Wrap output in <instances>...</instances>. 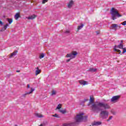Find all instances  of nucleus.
<instances>
[{"label": "nucleus", "instance_id": "f3484780", "mask_svg": "<svg viewBox=\"0 0 126 126\" xmlns=\"http://www.w3.org/2000/svg\"><path fill=\"white\" fill-rule=\"evenodd\" d=\"M89 71H90L91 72H95V71H97V69L91 68L89 69Z\"/></svg>", "mask_w": 126, "mask_h": 126}, {"label": "nucleus", "instance_id": "72a5a7b5", "mask_svg": "<svg viewBox=\"0 0 126 126\" xmlns=\"http://www.w3.org/2000/svg\"><path fill=\"white\" fill-rule=\"evenodd\" d=\"M99 34H100V32H96V35H99Z\"/></svg>", "mask_w": 126, "mask_h": 126}, {"label": "nucleus", "instance_id": "4c0bfd02", "mask_svg": "<svg viewBox=\"0 0 126 126\" xmlns=\"http://www.w3.org/2000/svg\"><path fill=\"white\" fill-rule=\"evenodd\" d=\"M88 101V99H85V102Z\"/></svg>", "mask_w": 126, "mask_h": 126}, {"label": "nucleus", "instance_id": "39448f33", "mask_svg": "<svg viewBox=\"0 0 126 126\" xmlns=\"http://www.w3.org/2000/svg\"><path fill=\"white\" fill-rule=\"evenodd\" d=\"M77 52L76 51H73L71 53L67 54L66 55V58H70V59H68L66 60L67 63H68V62H70V60H72V59H74L75 58V56L77 55Z\"/></svg>", "mask_w": 126, "mask_h": 126}, {"label": "nucleus", "instance_id": "79ce46f5", "mask_svg": "<svg viewBox=\"0 0 126 126\" xmlns=\"http://www.w3.org/2000/svg\"><path fill=\"white\" fill-rule=\"evenodd\" d=\"M3 17H5V16H4Z\"/></svg>", "mask_w": 126, "mask_h": 126}, {"label": "nucleus", "instance_id": "f8f14e48", "mask_svg": "<svg viewBox=\"0 0 126 126\" xmlns=\"http://www.w3.org/2000/svg\"><path fill=\"white\" fill-rule=\"evenodd\" d=\"M36 68V71H35V75H38V74H40L41 73V70L39 69V67H37Z\"/></svg>", "mask_w": 126, "mask_h": 126}, {"label": "nucleus", "instance_id": "9d476101", "mask_svg": "<svg viewBox=\"0 0 126 126\" xmlns=\"http://www.w3.org/2000/svg\"><path fill=\"white\" fill-rule=\"evenodd\" d=\"M79 83H80L81 85H87V84H88L87 81H83L82 80H79Z\"/></svg>", "mask_w": 126, "mask_h": 126}, {"label": "nucleus", "instance_id": "ea45409f", "mask_svg": "<svg viewBox=\"0 0 126 126\" xmlns=\"http://www.w3.org/2000/svg\"><path fill=\"white\" fill-rule=\"evenodd\" d=\"M119 28H121V26H119Z\"/></svg>", "mask_w": 126, "mask_h": 126}, {"label": "nucleus", "instance_id": "bb28decb", "mask_svg": "<svg viewBox=\"0 0 126 126\" xmlns=\"http://www.w3.org/2000/svg\"><path fill=\"white\" fill-rule=\"evenodd\" d=\"M56 93H57L56 92V91H52V95L53 96V95H56Z\"/></svg>", "mask_w": 126, "mask_h": 126}, {"label": "nucleus", "instance_id": "393cba45", "mask_svg": "<svg viewBox=\"0 0 126 126\" xmlns=\"http://www.w3.org/2000/svg\"><path fill=\"white\" fill-rule=\"evenodd\" d=\"M52 117H54V118H60V116L58 115V114H55V115H52Z\"/></svg>", "mask_w": 126, "mask_h": 126}, {"label": "nucleus", "instance_id": "20e7f679", "mask_svg": "<svg viewBox=\"0 0 126 126\" xmlns=\"http://www.w3.org/2000/svg\"><path fill=\"white\" fill-rule=\"evenodd\" d=\"M117 48H118L119 49H122V50H123V52H122V54H125V53L126 52V47L124 48V44H123L122 43H120L117 46V45H115L114 47L115 52H117V53H118V54H121V50L117 49Z\"/></svg>", "mask_w": 126, "mask_h": 126}, {"label": "nucleus", "instance_id": "b1692460", "mask_svg": "<svg viewBox=\"0 0 126 126\" xmlns=\"http://www.w3.org/2000/svg\"><path fill=\"white\" fill-rule=\"evenodd\" d=\"M8 26H9V25L7 24L4 26L3 28L5 30H6V29L7 28V27H8Z\"/></svg>", "mask_w": 126, "mask_h": 126}, {"label": "nucleus", "instance_id": "e433bc0d", "mask_svg": "<svg viewBox=\"0 0 126 126\" xmlns=\"http://www.w3.org/2000/svg\"><path fill=\"white\" fill-rule=\"evenodd\" d=\"M16 72H20V70H18L16 71Z\"/></svg>", "mask_w": 126, "mask_h": 126}, {"label": "nucleus", "instance_id": "c756f323", "mask_svg": "<svg viewBox=\"0 0 126 126\" xmlns=\"http://www.w3.org/2000/svg\"><path fill=\"white\" fill-rule=\"evenodd\" d=\"M122 25H124V26L126 25V21L122 23Z\"/></svg>", "mask_w": 126, "mask_h": 126}, {"label": "nucleus", "instance_id": "4468645a", "mask_svg": "<svg viewBox=\"0 0 126 126\" xmlns=\"http://www.w3.org/2000/svg\"><path fill=\"white\" fill-rule=\"evenodd\" d=\"M102 124V123L100 122H94L92 126H100Z\"/></svg>", "mask_w": 126, "mask_h": 126}, {"label": "nucleus", "instance_id": "a878e982", "mask_svg": "<svg viewBox=\"0 0 126 126\" xmlns=\"http://www.w3.org/2000/svg\"><path fill=\"white\" fill-rule=\"evenodd\" d=\"M112 119H113V116H110L108 119L107 120V122H110V121H111V120H112Z\"/></svg>", "mask_w": 126, "mask_h": 126}, {"label": "nucleus", "instance_id": "dca6fc26", "mask_svg": "<svg viewBox=\"0 0 126 126\" xmlns=\"http://www.w3.org/2000/svg\"><path fill=\"white\" fill-rule=\"evenodd\" d=\"M16 55H17V51L16 50L10 55V58H12V57L16 56Z\"/></svg>", "mask_w": 126, "mask_h": 126}, {"label": "nucleus", "instance_id": "58836bf2", "mask_svg": "<svg viewBox=\"0 0 126 126\" xmlns=\"http://www.w3.org/2000/svg\"><path fill=\"white\" fill-rule=\"evenodd\" d=\"M39 126H43V124H41Z\"/></svg>", "mask_w": 126, "mask_h": 126}, {"label": "nucleus", "instance_id": "2f4dec72", "mask_svg": "<svg viewBox=\"0 0 126 126\" xmlns=\"http://www.w3.org/2000/svg\"><path fill=\"white\" fill-rule=\"evenodd\" d=\"M64 33L65 34H69V31H66Z\"/></svg>", "mask_w": 126, "mask_h": 126}, {"label": "nucleus", "instance_id": "f03ea898", "mask_svg": "<svg viewBox=\"0 0 126 126\" xmlns=\"http://www.w3.org/2000/svg\"><path fill=\"white\" fill-rule=\"evenodd\" d=\"M110 14H111V19L115 20L118 17H122V15L119 13V11L114 7L110 9Z\"/></svg>", "mask_w": 126, "mask_h": 126}, {"label": "nucleus", "instance_id": "f257e3e1", "mask_svg": "<svg viewBox=\"0 0 126 126\" xmlns=\"http://www.w3.org/2000/svg\"><path fill=\"white\" fill-rule=\"evenodd\" d=\"M91 108L92 111L95 113H98V112L101 111L99 117L103 120L108 119V117H109V112L107 110H102L101 108H103L104 110H108L111 108L109 104L97 101L96 103H94L92 105Z\"/></svg>", "mask_w": 126, "mask_h": 126}, {"label": "nucleus", "instance_id": "c9c22d12", "mask_svg": "<svg viewBox=\"0 0 126 126\" xmlns=\"http://www.w3.org/2000/svg\"><path fill=\"white\" fill-rule=\"evenodd\" d=\"M28 88H30V85L29 84H28Z\"/></svg>", "mask_w": 126, "mask_h": 126}, {"label": "nucleus", "instance_id": "f704fd0d", "mask_svg": "<svg viewBox=\"0 0 126 126\" xmlns=\"http://www.w3.org/2000/svg\"><path fill=\"white\" fill-rule=\"evenodd\" d=\"M123 43H124V41L121 40V43H120V44H123Z\"/></svg>", "mask_w": 126, "mask_h": 126}, {"label": "nucleus", "instance_id": "423d86ee", "mask_svg": "<svg viewBox=\"0 0 126 126\" xmlns=\"http://www.w3.org/2000/svg\"><path fill=\"white\" fill-rule=\"evenodd\" d=\"M120 98H121L120 95L113 96L111 99V102L112 103H117L120 100Z\"/></svg>", "mask_w": 126, "mask_h": 126}, {"label": "nucleus", "instance_id": "c85d7f7f", "mask_svg": "<svg viewBox=\"0 0 126 126\" xmlns=\"http://www.w3.org/2000/svg\"><path fill=\"white\" fill-rule=\"evenodd\" d=\"M90 102H91V103H93V102H94V100H93V98H92V97H90Z\"/></svg>", "mask_w": 126, "mask_h": 126}, {"label": "nucleus", "instance_id": "4be33fe9", "mask_svg": "<svg viewBox=\"0 0 126 126\" xmlns=\"http://www.w3.org/2000/svg\"><path fill=\"white\" fill-rule=\"evenodd\" d=\"M83 26H84L83 24H82L81 26H78V30H80V29H81L82 28H83Z\"/></svg>", "mask_w": 126, "mask_h": 126}, {"label": "nucleus", "instance_id": "cd10ccee", "mask_svg": "<svg viewBox=\"0 0 126 126\" xmlns=\"http://www.w3.org/2000/svg\"><path fill=\"white\" fill-rule=\"evenodd\" d=\"M48 0H42V3H43V4L46 3V2H48Z\"/></svg>", "mask_w": 126, "mask_h": 126}, {"label": "nucleus", "instance_id": "412c9836", "mask_svg": "<svg viewBox=\"0 0 126 126\" xmlns=\"http://www.w3.org/2000/svg\"><path fill=\"white\" fill-rule=\"evenodd\" d=\"M61 108H62V104H58V105L56 107V110H60V109H61Z\"/></svg>", "mask_w": 126, "mask_h": 126}, {"label": "nucleus", "instance_id": "a211bd4d", "mask_svg": "<svg viewBox=\"0 0 126 126\" xmlns=\"http://www.w3.org/2000/svg\"><path fill=\"white\" fill-rule=\"evenodd\" d=\"M59 112L61 113L62 114H64L65 113H66V109L64 110H59Z\"/></svg>", "mask_w": 126, "mask_h": 126}, {"label": "nucleus", "instance_id": "aec40b11", "mask_svg": "<svg viewBox=\"0 0 126 126\" xmlns=\"http://www.w3.org/2000/svg\"><path fill=\"white\" fill-rule=\"evenodd\" d=\"M7 21L9 22V24H11V23H12V21H13L12 19L7 18Z\"/></svg>", "mask_w": 126, "mask_h": 126}, {"label": "nucleus", "instance_id": "2eb2a0df", "mask_svg": "<svg viewBox=\"0 0 126 126\" xmlns=\"http://www.w3.org/2000/svg\"><path fill=\"white\" fill-rule=\"evenodd\" d=\"M20 17V15L19 14V13H17L14 16V18L16 20H18V18Z\"/></svg>", "mask_w": 126, "mask_h": 126}, {"label": "nucleus", "instance_id": "9b49d317", "mask_svg": "<svg viewBox=\"0 0 126 126\" xmlns=\"http://www.w3.org/2000/svg\"><path fill=\"white\" fill-rule=\"evenodd\" d=\"M37 16H36L35 15H32V16H30L28 17H27V19H29V20H33V19H35V18H36Z\"/></svg>", "mask_w": 126, "mask_h": 126}, {"label": "nucleus", "instance_id": "7c9ffc66", "mask_svg": "<svg viewBox=\"0 0 126 126\" xmlns=\"http://www.w3.org/2000/svg\"><path fill=\"white\" fill-rule=\"evenodd\" d=\"M5 30L4 29V28H2L0 30V32H2L3 31H4Z\"/></svg>", "mask_w": 126, "mask_h": 126}, {"label": "nucleus", "instance_id": "0eeeda50", "mask_svg": "<svg viewBox=\"0 0 126 126\" xmlns=\"http://www.w3.org/2000/svg\"><path fill=\"white\" fill-rule=\"evenodd\" d=\"M35 90L34 89H33L32 88H31V91L29 92H27L26 94H23V95H22V99H23V98H25V97H26V96H27V95H29V94H32V93H33V91H34Z\"/></svg>", "mask_w": 126, "mask_h": 126}, {"label": "nucleus", "instance_id": "6ab92c4d", "mask_svg": "<svg viewBox=\"0 0 126 126\" xmlns=\"http://www.w3.org/2000/svg\"><path fill=\"white\" fill-rule=\"evenodd\" d=\"M35 116L37 118H43V115H42V114H40L39 113H36Z\"/></svg>", "mask_w": 126, "mask_h": 126}, {"label": "nucleus", "instance_id": "7ed1b4c3", "mask_svg": "<svg viewBox=\"0 0 126 126\" xmlns=\"http://www.w3.org/2000/svg\"><path fill=\"white\" fill-rule=\"evenodd\" d=\"M84 115V113H80L77 115V116L75 117V120L76 121L75 122L76 123V124H77V123H80V122H82L84 119L87 120V116L83 117Z\"/></svg>", "mask_w": 126, "mask_h": 126}, {"label": "nucleus", "instance_id": "ddd939ff", "mask_svg": "<svg viewBox=\"0 0 126 126\" xmlns=\"http://www.w3.org/2000/svg\"><path fill=\"white\" fill-rule=\"evenodd\" d=\"M73 4V1L72 0H70L69 3L68 4L67 7L68 8H70Z\"/></svg>", "mask_w": 126, "mask_h": 126}, {"label": "nucleus", "instance_id": "6e6552de", "mask_svg": "<svg viewBox=\"0 0 126 126\" xmlns=\"http://www.w3.org/2000/svg\"><path fill=\"white\" fill-rule=\"evenodd\" d=\"M118 27V25L117 24H112L110 27V29L114 30V31H117V29Z\"/></svg>", "mask_w": 126, "mask_h": 126}, {"label": "nucleus", "instance_id": "1a4fd4ad", "mask_svg": "<svg viewBox=\"0 0 126 126\" xmlns=\"http://www.w3.org/2000/svg\"><path fill=\"white\" fill-rule=\"evenodd\" d=\"M76 125H77V124L75 122L69 124L65 123L63 124V126H76Z\"/></svg>", "mask_w": 126, "mask_h": 126}, {"label": "nucleus", "instance_id": "a19ab883", "mask_svg": "<svg viewBox=\"0 0 126 126\" xmlns=\"http://www.w3.org/2000/svg\"><path fill=\"white\" fill-rule=\"evenodd\" d=\"M7 76H8V77H9V75H8Z\"/></svg>", "mask_w": 126, "mask_h": 126}, {"label": "nucleus", "instance_id": "473e14b6", "mask_svg": "<svg viewBox=\"0 0 126 126\" xmlns=\"http://www.w3.org/2000/svg\"><path fill=\"white\" fill-rule=\"evenodd\" d=\"M0 25H3V23H2V22L1 21H0Z\"/></svg>", "mask_w": 126, "mask_h": 126}, {"label": "nucleus", "instance_id": "5701e85b", "mask_svg": "<svg viewBox=\"0 0 126 126\" xmlns=\"http://www.w3.org/2000/svg\"><path fill=\"white\" fill-rule=\"evenodd\" d=\"M44 57H45V55H44V54L42 53L40 55L39 59H43V58H44Z\"/></svg>", "mask_w": 126, "mask_h": 126}]
</instances>
